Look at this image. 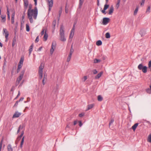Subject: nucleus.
I'll return each instance as SVG.
<instances>
[{"mask_svg":"<svg viewBox=\"0 0 151 151\" xmlns=\"http://www.w3.org/2000/svg\"><path fill=\"white\" fill-rule=\"evenodd\" d=\"M28 17L29 19L30 22L31 23L33 22V18L35 19H37L38 14V10L37 7H35L34 10H32L27 12Z\"/></svg>","mask_w":151,"mask_h":151,"instance_id":"f257e3e1","label":"nucleus"},{"mask_svg":"<svg viewBox=\"0 0 151 151\" xmlns=\"http://www.w3.org/2000/svg\"><path fill=\"white\" fill-rule=\"evenodd\" d=\"M64 27L63 25L60 26V40L63 42H65L66 40V39L64 36Z\"/></svg>","mask_w":151,"mask_h":151,"instance_id":"f03ea898","label":"nucleus"},{"mask_svg":"<svg viewBox=\"0 0 151 151\" xmlns=\"http://www.w3.org/2000/svg\"><path fill=\"white\" fill-rule=\"evenodd\" d=\"M138 69L139 70H142L143 73H145L147 72V67L145 66H143L142 64H139L138 66Z\"/></svg>","mask_w":151,"mask_h":151,"instance_id":"7ed1b4c3","label":"nucleus"},{"mask_svg":"<svg viewBox=\"0 0 151 151\" xmlns=\"http://www.w3.org/2000/svg\"><path fill=\"white\" fill-rule=\"evenodd\" d=\"M24 72V70H22V71L20 76H19V77L17 78L16 82H17L18 83H19L20 81L22 80L23 77Z\"/></svg>","mask_w":151,"mask_h":151,"instance_id":"20e7f679","label":"nucleus"},{"mask_svg":"<svg viewBox=\"0 0 151 151\" xmlns=\"http://www.w3.org/2000/svg\"><path fill=\"white\" fill-rule=\"evenodd\" d=\"M56 45V42L55 41L52 42L51 45V48L50 50V54L52 55L54 51V49L55 48V46Z\"/></svg>","mask_w":151,"mask_h":151,"instance_id":"39448f33","label":"nucleus"},{"mask_svg":"<svg viewBox=\"0 0 151 151\" xmlns=\"http://www.w3.org/2000/svg\"><path fill=\"white\" fill-rule=\"evenodd\" d=\"M24 5V13L26 11L27 8L29 5V2L28 0H23Z\"/></svg>","mask_w":151,"mask_h":151,"instance_id":"423d86ee","label":"nucleus"},{"mask_svg":"<svg viewBox=\"0 0 151 151\" xmlns=\"http://www.w3.org/2000/svg\"><path fill=\"white\" fill-rule=\"evenodd\" d=\"M110 19L109 18L104 17L103 19V24L104 25H106L109 22Z\"/></svg>","mask_w":151,"mask_h":151,"instance_id":"0eeeda50","label":"nucleus"},{"mask_svg":"<svg viewBox=\"0 0 151 151\" xmlns=\"http://www.w3.org/2000/svg\"><path fill=\"white\" fill-rule=\"evenodd\" d=\"M21 115V113L17 111H15L12 116V118H18Z\"/></svg>","mask_w":151,"mask_h":151,"instance_id":"6e6552de","label":"nucleus"},{"mask_svg":"<svg viewBox=\"0 0 151 151\" xmlns=\"http://www.w3.org/2000/svg\"><path fill=\"white\" fill-rule=\"evenodd\" d=\"M3 31L4 33L5 34V37L6 40L8 39V37L9 35V32L6 29L4 28L3 29Z\"/></svg>","mask_w":151,"mask_h":151,"instance_id":"1a4fd4ad","label":"nucleus"},{"mask_svg":"<svg viewBox=\"0 0 151 151\" xmlns=\"http://www.w3.org/2000/svg\"><path fill=\"white\" fill-rule=\"evenodd\" d=\"M1 21L2 23H4L5 22L6 20V15H1Z\"/></svg>","mask_w":151,"mask_h":151,"instance_id":"9d476101","label":"nucleus"},{"mask_svg":"<svg viewBox=\"0 0 151 151\" xmlns=\"http://www.w3.org/2000/svg\"><path fill=\"white\" fill-rule=\"evenodd\" d=\"M114 8L113 6H111L110 9L109 10V12L108 14L109 15H111L112 14L114 11Z\"/></svg>","mask_w":151,"mask_h":151,"instance_id":"9b49d317","label":"nucleus"},{"mask_svg":"<svg viewBox=\"0 0 151 151\" xmlns=\"http://www.w3.org/2000/svg\"><path fill=\"white\" fill-rule=\"evenodd\" d=\"M47 4L48 6H53V0H47Z\"/></svg>","mask_w":151,"mask_h":151,"instance_id":"f8f14e48","label":"nucleus"},{"mask_svg":"<svg viewBox=\"0 0 151 151\" xmlns=\"http://www.w3.org/2000/svg\"><path fill=\"white\" fill-rule=\"evenodd\" d=\"M94 104H93L88 105L87 106V109L86 110L87 111L88 110H89L92 109V108H93L94 107Z\"/></svg>","mask_w":151,"mask_h":151,"instance_id":"ddd939ff","label":"nucleus"},{"mask_svg":"<svg viewBox=\"0 0 151 151\" xmlns=\"http://www.w3.org/2000/svg\"><path fill=\"white\" fill-rule=\"evenodd\" d=\"M56 19H55L53 20V22H52V25L53 26V32H54L55 29V26L56 24Z\"/></svg>","mask_w":151,"mask_h":151,"instance_id":"4468645a","label":"nucleus"},{"mask_svg":"<svg viewBox=\"0 0 151 151\" xmlns=\"http://www.w3.org/2000/svg\"><path fill=\"white\" fill-rule=\"evenodd\" d=\"M33 46V44H32L29 47V55H30L31 53V52L32 51Z\"/></svg>","mask_w":151,"mask_h":151,"instance_id":"2eb2a0df","label":"nucleus"},{"mask_svg":"<svg viewBox=\"0 0 151 151\" xmlns=\"http://www.w3.org/2000/svg\"><path fill=\"white\" fill-rule=\"evenodd\" d=\"M48 37V35L46 33V30H45V32L44 36V40L45 41H46Z\"/></svg>","mask_w":151,"mask_h":151,"instance_id":"dca6fc26","label":"nucleus"},{"mask_svg":"<svg viewBox=\"0 0 151 151\" xmlns=\"http://www.w3.org/2000/svg\"><path fill=\"white\" fill-rule=\"evenodd\" d=\"M103 72H101L99 73H98L95 77V78L96 79H98L100 78L103 74Z\"/></svg>","mask_w":151,"mask_h":151,"instance_id":"f3484780","label":"nucleus"},{"mask_svg":"<svg viewBox=\"0 0 151 151\" xmlns=\"http://www.w3.org/2000/svg\"><path fill=\"white\" fill-rule=\"evenodd\" d=\"M7 150L8 151H13V149L11 145L9 144L7 146Z\"/></svg>","mask_w":151,"mask_h":151,"instance_id":"a211bd4d","label":"nucleus"},{"mask_svg":"<svg viewBox=\"0 0 151 151\" xmlns=\"http://www.w3.org/2000/svg\"><path fill=\"white\" fill-rule=\"evenodd\" d=\"M74 29L73 28L71 30V32L70 33V35L69 36V38H72L74 35Z\"/></svg>","mask_w":151,"mask_h":151,"instance_id":"6ab92c4d","label":"nucleus"},{"mask_svg":"<svg viewBox=\"0 0 151 151\" xmlns=\"http://www.w3.org/2000/svg\"><path fill=\"white\" fill-rule=\"evenodd\" d=\"M138 123H137L134 124V125L132 126V128L133 129L134 131H135L136 129L138 126Z\"/></svg>","mask_w":151,"mask_h":151,"instance_id":"aec40b11","label":"nucleus"},{"mask_svg":"<svg viewBox=\"0 0 151 151\" xmlns=\"http://www.w3.org/2000/svg\"><path fill=\"white\" fill-rule=\"evenodd\" d=\"M93 63H100L101 62V60L100 59H98L96 58H95L94 59Z\"/></svg>","mask_w":151,"mask_h":151,"instance_id":"412c9836","label":"nucleus"},{"mask_svg":"<svg viewBox=\"0 0 151 151\" xmlns=\"http://www.w3.org/2000/svg\"><path fill=\"white\" fill-rule=\"evenodd\" d=\"M96 44L97 46H100L102 44V42L101 40H99L96 42Z\"/></svg>","mask_w":151,"mask_h":151,"instance_id":"4be33fe9","label":"nucleus"},{"mask_svg":"<svg viewBox=\"0 0 151 151\" xmlns=\"http://www.w3.org/2000/svg\"><path fill=\"white\" fill-rule=\"evenodd\" d=\"M24 133V131H23L22 132V133H21V134L20 135L17 137V139H18L19 140L21 139V138L22 137Z\"/></svg>","mask_w":151,"mask_h":151,"instance_id":"5701e85b","label":"nucleus"},{"mask_svg":"<svg viewBox=\"0 0 151 151\" xmlns=\"http://www.w3.org/2000/svg\"><path fill=\"white\" fill-rule=\"evenodd\" d=\"M16 42V39L15 37L13 39L12 43V46L14 47L15 45Z\"/></svg>","mask_w":151,"mask_h":151,"instance_id":"b1692460","label":"nucleus"},{"mask_svg":"<svg viewBox=\"0 0 151 151\" xmlns=\"http://www.w3.org/2000/svg\"><path fill=\"white\" fill-rule=\"evenodd\" d=\"M74 51V50L73 48V45H71V48L70 51V53L69 54L72 55L73 52Z\"/></svg>","mask_w":151,"mask_h":151,"instance_id":"393cba45","label":"nucleus"},{"mask_svg":"<svg viewBox=\"0 0 151 151\" xmlns=\"http://www.w3.org/2000/svg\"><path fill=\"white\" fill-rule=\"evenodd\" d=\"M147 141L148 142L151 143V133L149 135Z\"/></svg>","mask_w":151,"mask_h":151,"instance_id":"a878e982","label":"nucleus"},{"mask_svg":"<svg viewBox=\"0 0 151 151\" xmlns=\"http://www.w3.org/2000/svg\"><path fill=\"white\" fill-rule=\"evenodd\" d=\"M98 101H101L103 100V98L101 95H99L98 96Z\"/></svg>","mask_w":151,"mask_h":151,"instance_id":"bb28decb","label":"nucleus"},{"mask_svg":"<svg viewBox=\"0 0 151 151\" xmlns=\"http://www.w3.org/2000/svg\"><path fill=\"white\" fill-rule=\"evenodd\" d=\"M105 37L106 38H109L110 37V33L109 32H107L105 34Z\"/></svg>","mask_w":151,"mask_h":151,"instance_id":"cd10ccee","label":"nucleus"},{"mask_svg":"<svg viewBox=\"0 0 151 151\" xmlns=\"http://www.w3.org/2000/svg\"><path fill=\"white\" fill-rule=\"evenodd\" d=\"M26 31L27 32H29L30 30V28L29 25L28 24H26Z\"/></svg>","mask_w":151,"mask_h":151,"instance_id":"c85d7f7f","label":"nucleus"},{"mask_svg":"<svg viewBox=\"0 0 151 151\" xmlns=\"http://www.w3.org/2000/svg\"><path fill=\"white\" fill-rule=\"evenodd\" d=\"M72 55L69 54L67 59V61L69 62L71 58Z\"/></svg>","mask_w":151,"mask_h":151,"instance_id":"c756f323","label":"nucleus"},{"mask_svg":"<svg viewBox=\"0 0 151 151\" xmlns=\"http://www.w3.org/2000/svg\"><path fill=\"white\" fill-rule=\"evenodd\" d=\"M138 7H137L135 9V10L134 12V15H136L137 14V12L138 11Z\"/></svg>","mask_w":151,"mask_h":151,"instance_id":"7c9ffc66","label":"nucleus"},{"mask_svg":"<svg viewBox=\"0 0 151 151\" xmlns=\"http://www.w3.org/2000/svg\"><path fill=\"white\" fill-rule=\"evenodd\" d=\"M32 5L31 4H30L29 6V9H28L27 12L30 11L31 10H34V9H32Z\"/></svg>","mask_w":151,"mask_h":151,"instance_id":"2f4dec72","label":"nucleus"},{"mask_svg":"<svg viewBox=\"0 0 151 151\" xmlns=\"http://www.w3.org/2000/svg\"><path fill=\"white\" fill-rule=\"evenodd\" d=\"M109 5L106 4L104 5V9L105 10H106L109 7Z\"/></svg>","mask_w":151,"mask_h":151,"instance_id":"473e14b6","label":"nucleus"},{"mask_svg":"<svg viewBox=\"0 0 151 151\" xmlns=\"http://www.w3.org/2000/svg\"><path fill=\"white\" fill-rule=\"evenodd\" d=\"M114 119H111V121L109 123V127H110V125L112 124L114 122Z\"/></svg>","mask_w":151,"mask_h":151,"instance_id":"72a5a7b5","label":"nucleus"},{"mask_svg":"<svg viewBox=\"0 0 151 151\" xmlns=\"http://www.w3.org/2000/svg\"><path fill=\"white\" fill-rule=\"evenodd\" d=\"M3 138L1 139V142L0 143V151H1V149L2 147V142H3Z\"/></svg>","mask_w":151,"mask_h":151,"instance_id":"f704fd0d","label":"nucleus"},{"mask_svg":"<svg viewBox=\"0 0 151 151\" xmlns=\"http://www.w3.org/2000/svg\"><path fill=\"white\" fill-rule=\"evenodd\" d=\"M146 91L147 93L150 94L151 93V89L148 88L146 89Z\"/></svg>","mask_w":151,"mask_h":151,"instance_id":"c9c22d12","label":"nucleus"},{"mask_svg":"<svg viewBox=\"0 0 151 151\" xmlns=\"http://www.w3.org/2000/svg\"><path fill=\"white\" fill-rule=\"evenodd\" d=\"M23 61H24V58H21L19 63L23 64Z\"/></svg>","mask_w":151,"mask_h":151,"instance_id":"e433bc0d","label":"nucleus"},{"mask_svg":"<svg viewBox=\"0 0 151 151\" xmlns=\"http://www.w3.org/2000/svg\"><path fill=\"white\" fill-rule=\"evenodd\" d=\"M44 68V66L42 65V64H41L40 65V66L39 70H43V69Z\"/></svg>","mask_w":151,"mask_h":151,"instance_id":"4c0bfd02","label":"nucleus"},{"mask_svg":"<svg viewBox=\"0 0 151 151\" xmlns=\"http://www.w3.org/2000/svg\"><path fill=\"white\" fill-rule=\"evenodd\" d=\"M45 30H46V29H42V30L41 32V35H42L44 34V32L45 31Z\"/></svg>","mask_w":151,"mask_h":151,"instance_id":"58836bf2","label":"nucleus"},{"mask_svg":"<svg viewBox=\"0 0 151 151\" xmlns=\"http://www.w3.org/2000/svg\"><path fill=\"white\" fill-rule=\"evenodd\" d=\"M23 64L19 63L18 66V68L21 69L22 66Z\"/></svg>","mask_w":151,"mask_h":151,"instance_id":"ea45409f","label":"nucleus"},{"mask_svg":"<svg viewBox=\"0 0 151 151\" xmlns=\"http://www.w3.org/2000/svg\"><path fill=\"white\" fill-rule=\"evenodd\" d=\"M65 12L66 13H68V9L67 7V5H66L65 6Z\"/></svg>","mask_w":151,"mask_h":151,"instance_id":"a19ab883","label":"nucleus"},{"mask_svg":"<svg viewBox=\"0 0 151 151\" xmlns=\"http://www.w3.org/2000/svg\"><path fill=\"white\" fill-rule=\"evenodd\" d=\"M119 4H120V3H117L116 4V8L117 9H118L119 6Z\"/></svg>","mask_w":151,"mask_h":151,"instance_id":"79ce46f5","label":"nucleus"},{"mask_svg":"<svg viewBox=\"0 0 151 151\" xmlns=\"http://www.w3.org/2000/svg\"><path fill=\"white\" fill-rule=\"evenodd\" d=\"M87 79V77L86 76H84L83 78H82V80L83 82H85V81Z\"/></svg>","mask_w":151,"mask_h":151,"instance_id":"37998d69","label":"nucleus"},{"mask_svg":"<svg viewBox=\"0 0 151 151\" xmlns=\"http://www.w3.org/2000/svg\"><path fill=\"white\" fill-rule=\"evenodd\" d=\"M62 13V8H61L60 9V11H59V17H60V16L61 15V14Z\"/></svg>","mask_w":151,"mask_h":151,"instance_id":"c03bdc74","label":"nucleus"},{"mask_svg":"<svg viewBox=\"0 0 151 151\" xmlns=\"http://www.w3.org/2000/svg\"><path fill=\"white\" fill-rule=\"evenodd\" d=\"M39 41V36H38L36 37L35 40V42L36 43L37 42Z\"/></svg>","mask_w":151,"mask_h":151,"instance_id":"a18cd8bd","label":"nucleus"},{"mask_svg":"<svg viewBox=\"0 0 151 151\" xmlns=\"http://www.w3.org/2000/svg\"><path fill=\"white\" fill-rule=\"evenodd\" d=\"M145 0H142V2L141 3V6H142L144 5Z\"/></svg>","mask_w":151,"mask_h":151,"instance_id":"49530a36","label":"nucleus"},{"mask_svg":"<svg viewBox=\"0 0 151 151\" xmlns=\"http://www.w3.org/2000/svg\"><path fill=\"white\" fill-rule=\"evenodd\" d=\"M84 113H81L79 114V116L81 117L84 116Z\"/></svg>","mask_w":151,"mask_h":151,"instance_id":"de8ad7c7","label":"nucleus"},{"mask_svg":"<svg viewBox=\"0 0 151 151\" xmlns=\"http://www.w3.org/2000/svg\"><path fill=\"white\" fill-rule=\"evenodd\" d=\"M93 73L94 74H96L97 73V71L96 69H94V70H93Z\"/></svg>","mask_w":151,"mask_h":151,"instance_id":"09e8293b","label":"nucleus"},{"mask_svg":"<svg viewBox=\"0 0 151 151\" xmlns=\"http://www.w3.org/2000/svg\"><path fill=\"white\" fill-rule=\"evenodd\" d=\"M79 1H80V3H79L80 5H81L83 3V0H79Z\"/></svg>","mask_w":151,"mask_h":151,"instance_id":"8fccbe9b","label":"nucleus"},{"mask_svg":"<svg viewBox=\"0 0 151 151\" xmlns=\"http://www.w3.org/2000/svg\"><path fill=\"white\" fill-rule=\"evenodd\" d=\"M14 22V18H11V22L13 24Z\"/></svg>","mask_w":151,"mask_h":151,"instance_id":"3c124183","label":"nucleus"},{"mask_svg":"<svg viewBox=\"0 0 151 151\" xmlns=\"http://www.w3.org/2000/svg\"><path fill=\"white\" fill-rule=\"evenodd\" d=\"M19 102V101H17L15 103V104L14 105V106H17L18 104V103Z\"/></svg>","mask_w":151,"mask_h":151,"instance_id":"603ef678","label":"nucleus"},{"mask_svg":"<svg viewBox=\"0 0 151 151\" xmlns=\"http://www.w3.org/2000/svg\"><path fill=\"white\" fill-rule=\"evenodd\" d=\"M52 6H48V11L49 12H50L51 11V8Z\"/></svg>","mask_w":151,"mask_h":151,"instance_id":"864d4df0","label":"nucleus"},{"mask_svg":"<svg viewBox=\"0 0 151 151\" xmlns=\"http://www.w3.org/2000/svg\"><path fill=\"white\" fill-rule=\"evenodd\" d=\"M151 67V60L148 63V67L150 68Z\"/></svg>","mask_w":151,"mask_h":151,"instance_id":"5fc2aeb1","label":"nucleus"},{"mask_svg":"<svg viewBox=\"0 0 151 151\" xmlns=\"http://www.w3.org/2000/svg\"><path fill=\"white\" fill-rule=\"evenodd\" d=\"M105 10H106L104 9L103 10H101V12L103 13L106 14V12Z\"/></svg>","mask_w":151,"mask_h":151,"instance_id":"6e6d98bb","label":"nucleus"},{"mask_svg":"<svg viewBox=\"0 0 151 151\" xmlns=\"http://www.w3.org/2000/svg\"><path fill=\"white\" fill-rule=\"evenodd\" d=\"M39 74H43V70H39Z\"/></svg>","mask_w":151,"mask_h":151,"instance_id":"4d7b16f0","label":"nucleus"},{"mask_svg":"<svg viewBox=\"0 0 151 151\" xmlns=\"http://www.w3.org/2000/svg\"><path fill=\"white\" fill-rule=\"evenodd\" d=\"M23 127V126H22L21 125H19V127L18 129H19V130H20V129H22Z\"/></svg>","mask_w":151,"mask_h":151,"instance_id":"13d9d810","label":"nucleus"},{"mask_svg":"<svg viewBox=\"0 0 151 151\" xmlns=\"http://www.w3.org/2000/svg\"><path fill=\"white\" fill-rule=\"evenodd\" d=\"M79 125L80 127H81L82 125V123L81 121H79Z\"/></svg>","mask_w":151,"mask_h":151,"instance_id":"bf43d9fd","label":"nucleus"},{"mask_svg":"<svg viewBox=\"0 0 151 151\" xmlns=\"http://www.w3.org/2000/svg\"><path fill=\"white\" fill-rule=\"evenodd\" d=\"M24 142L22 141H21V143H20V147L21 148L22 147V145L23 144Z\"/></svg>","mask_w":151,"mask_h":151,"instance_id":"052dcab7","label":"nucleus"},{"mask_svg":"<svg viewBox=\"0 0 151 151\" xmlns=\"http://www.w3.org/2000/svg\"><path fill=\"white\" fill-rule=\"evenodd\" d=\"M39 78L40 79H41L42 77L43 74H39Z\"/></svg>","mask_w":151,"mask_h":151,"instance_id":"680f3d73","label":"nucleus"},{"mask_svg":"<svg viewBox=\"0 0 151 151\" xmlns=\"http://www.w3.org/2000/svg\"><path fill=\"white\" fill-rule=\"evenodd\" d=\"M45 77H44V78H43V79L42 80V84H43V85H44L45 84V82H44V81H45Z\"/></svg>","mask_w":151,"mask_h":151,"instance_id":"e2e57ef3","label":"nucleus"},{"mask_svg":"<svg viewBox=\"0 0 151 151\" xmlns=\"http://www.w3.org/2000/svg\"><path fill=\"white\" fill-rule=\"evenodd\" d=\"M42 49V47H41L39 49H37V50L38 51H40Z\"/></svg>","mask_w":151,"mask_h":151,"instance_id":"0e129e2a","label":"nucleus"},{"mask_svg":"<svg viewBox=\"0 0 151 151\" xmlns=\"http://www.w3.org/2000/svg\"><path fill=\"white\" fill-rule=\"evenodd\" d=\"M30 101V99L29 98H27V100L26 101H25L24 102V103H26L27 102H28L29 101Z\"/></svg>","mask_w":151,"mask_h":151,"instance_id":"69168bd1","label":"nucleus"},{"mask_svg":"<svg viewBox=\"0 0 151 151\" xmlns=\"http://www.w3.org/2000/svg\"><path fill=\"white\" fill-rule=\"evenodd\" d=\"M24 99V98L23 97H21L19 100L18 101H19V102L20 101H22Z\"/></svg>","mask_w":151,"mask_h":151,"instance_id":"338daca9","label":"nucleus"},{"mask_svg":"<svg viewBox=\"0 0 151 151\" xmlns=\"http://www.w3.org/2000/svg\"><path fill=\"white\" fill-rule=\"evenodd\" d=\"M14 16H15V12H14L12 13V18H14Z\"/></svg>","mask_w":151,"mask_h":151,"instance_id":"774afa93","label":"nucleus"}]
</instances>
